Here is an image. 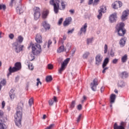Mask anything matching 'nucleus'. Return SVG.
Here are the masks:
<instances>
[{"label": "nucleus", "mask_w": 129, "mask_h": 129, "mask_svg": "<svg viewBox=\"0 0 129 129\" xmlns=\"http://www.w3.org/2000/svg\"><path fill=\"white\" fill-rule=\"evenodd\" d=\"M24 107V102L21 101L19 103L18 107L17 108L16 114L15 116V122L16 125L18 126V127H21L22 126V115H23V108Z\"/></svg>", "instance_id": "f257e3e1"}, {"label": "nucleus", "mask_w": 129, "mask_h": 129, "mask_svg": "<svg viewBox=\"0 0 129 129\" xmlns=\"http://www.w3.org/2000/svg\"><path fill=\"white\" fill-rule=\"evenodd\" d=\"M61 3V6L62 7V10H64L66 5L64 2H62V0H50L49 4L51 6L53 7V11L55 14H58L59 13V9L60 7L59 4Z\"/></svg>", "instance_id": "f03ea898"}, {"label": "nucleus", "mask_w": 129, "mask_h": 129, "mask_svg": "<svg viewBox=\"0 0 129 129\" xmlns=\"http://www.w3.org/2000/svg\"><path fill=\"white\" fill-rule=\"evenodd\" d=\"M32 48V53L34 55H38L42 52V48L41 45L35 43L34 44L32 42L30 43V45L28 46V49Z\"/></svg>", "instance_id": "7ed1b4c3"}, {"label": "nucleus", "mask_w": 129, "mask_h": 129, "mask_svg": "<svg viewBox=\"0 0 129 129\" xmlns=\"http://www.w3.org/2000/svg\"><path fill=\"white\" fill-rule=\"evenodd\" d=\"M124 27V23H121L117 24L115 29L118 33L119 36H123L125 34V30L123 29Z\"/></svg>", "instance_id": "20e7f679"}, {"label": "nucleus", "mask_w": 129, "mask_h": 129, "mask_svg": "<svg viewBox=\"0 0 129 129\" xmlns=\"http://www.w3.org/2000/svg\"><path fill=\"white\" fill-rule=\"evenodd\" d=\"M22 69V64L21 62H17L15 64V67L12 68L10 67L9 69V73L8 74V76H10L12 73L14 72H17Z\"/></svg>", "instance_id": "39448f33"}, {"label": "nucleus", "mask_w": 129, "mask_h": 129, "mask_svg": "<svg viewBox=\"0 0 129 129\" xmlns=\"http://www.w3.org/2000/svg\"><path fill=\"white\" fill-rule=\"evenodd\" d=\"M69 61H70V58H68L62 62L61 68H60L58 70V73H59V74H62L63 71L66 69V67L67 66L68 63H69Z\"/></svg>", "instance_id": "423d86ee"}, {"label": "nucleus", "mask_w": 129, "mask_h": 129, "mask_svg": "<svg viewBox=\"0 0 129 129\" xmlns=\"http://www.w3.org/2000/svg\"><path fill=\"white\" fill-rule=\"evenodd\" d=\"M33 11L34 20L37 21L40 19V16H41V10L38 7H35L33 9Z\"/></svg>", "instance_id": "0eeeda50"}, {"label": "nucleus", "mask_w": 129, "mask_h": 129, "mask_svg": "<svg viewBox=\"0 0 129 129\" xmlns=\"http://www.w3.org/2000/svg\"><path fill=\"white\" fill-rule=\"evenodd\" d=\"M106 12V7L103 5L100 7V10L98 11L99 14L97 16L98 20H100L102 17V13H104Z\"/></svg>", "instance_id": "6e6552de"}, {"label": "nucleus", "mask_w": 129, "mask_h": 129, "mask_svg": "<svg viewBox=\"0 0 129 129\" xmlns=\"http://www.w3.org/2000/svg\"><path fill=\"white\" fill-rule=\"evenodd\" d=\"M14 47L16 53H20L21 51H23L24 45H21L18 42H15Z\"/></svg>", "instance_id": "1a4fd4ad"}, {"label": "nucleus", "mask_w": 129, "mask_h": 129, "mask_svg": "<svg viewBox=\"0 0 129 129\" xmlns=\"http://www.w3.org/2000/svg\"><path fill=\"white\" fill-rule=\"evenodd\" d=\"M98 85V80L95 79L93 81V83H91L90 86L93 91H96V87Z\"/></svg>", "instance_id": "9d476101"}, {"label": "nucleus", "mask_w": 129, "mask_h": 129, "mask_svg": "<svg viewBox=\"0 0 129 129\" xmlns=\"http://www.w3.org/2000/svg\"><path fill=\"white\" fill-rule=\"evenodd\" d=\"M70 49H71V46L68 47L65 49L64 47V44H62V45L60 46L58 49H57V53H61V52H66L67 53H68L69 51H70Z\"/></svg>", "instance_id": "9b49d317"}, {"label": "nucleus", "mask_w": 129, "mask_h": 129, "mask_svg": "<svg viewBox=\"0 0 129 129\" xmlns=\"http://www.w3.org/2000/svg\"><path fill=\"white\" fill-rule=\"evenodd\" d=\"M112 7L114 10H116L119 8H121V7H122V3L121 2L116 1L112 4Z\"/></svg>", "instance_id": "f8f14e48"}, {"label": "nucleus", "mask_w": 129, "mask_h": 129, "mask_svg": "<svg viewBox=\"0 0 129 129\" xmlns=\"http://www.w3.org/2000/svg\"><path fill=\"white\" fill-rule=\"evenodd\" d=\"M116 19H117V14L116 13H114L109 17V21L110 23H114L116 21Z\"/></svg>", "instance_id": "ddd939ff"}, {"label": "nucleus", "mask_w": 129, "mask_h": 129, "mask_svg": "<svg viewBox=\"0 0 129 129\" xmlns=\"http://www.w3.org/2000/svg\"><path fill=\"white\" fill-rule=\"evenodd\" d=\"M71 22H72V18L71 17H68L63 22V26L64 27H67V26H69V25H70Z\"/></svg>", "instance_id": "4468645a"}, {"label": "nucleus", "mask_w": 129, "mask_h": 129, "mask_svg": "<svg viewBox=\"0 0 129 129\" xmlns=\"http://www.w3.org/2000/svg\"><path fill=\"white\" fill-rule=\"evenodd\" d=\"M96 65H100L101 64V62H102V57H101V55L100 54H98L96 56Z\"/></svg>", "instance_id": "2eb2a0df"}, {"label": "nucleus", "mask_w": 129, "mask_h": 129, "mask_svg": "<svg viewBox=\"0 0 129 129\" xmlns=\"http://www.w3.org/2000/svg\"><path fill=\"white\" fill-rule=\"evenodd\" d=\"M35 41L38 44H41L42 41V35L41 34L38 33L36 35V36L35 38Z\"/></svg>", "instance_id": "dca6fc26"}, {"label": "nucleus", "mask_w": 129, "mask_h": 129, "mask_svg": "<svg viewBox=\"0 0 129 129\" xmlns=\"http://www.w3.org/2000/svg\"><path fill=\"white\" fill-rule=\"evenodd\" d=\"M15 90L12 89L9 92V96L11 99V100H14L15 97H16V94H15Z\"/></svg>", "instance_id": "f3484780"}, {"label": "nucleus", "mask_w": 129, "mask_h": 129, "mask_svg": "<svg viewBox=\"0 0 129 129\" xmlns=\"http://www.w3.org/2000/svg\"><path fill=\"white\" fill-rule=\"evenodd\" d=\"M87 31V23L85 24L84 26L82 27L80 29V34L83 33L84 34H86V31Z\"/></svg>", "instance_id": "a211bd4d"}, {"label": "nucleus", "mask_w": 129, "mask_h": 129, "mask_svg": "<svg viewBox=\"0 0 129 129\" xmlns=\"http://www.w3.org/2000/svg\"><path fill=\"white\" fill-rule=\"evenodd\" d=\"M42 26L45 29V31H47V30H50V26L49 24H48L47 21H44L42 23Z\"/></svg>", "instance_id": "6ab92c4d"}, {"label": "nucleus", "mask_w": 129, "mask_h": 129, "mask_svg": "<svg viewBox=\"0 0 129 129\" xmlns=\"http://www.w3.org/2000/svg\"><path fill=\"white\" fill-rule=\"evenodd\" d=\"M16 11L18 14H19V15H21V14H23V13H24V10H23V9L22 8V6L19 5L16 8Z\"/></svg>", "instance_id": "aec40b11"}, {"label": "nucleus", "mask_w": 129, "mask_h": 129, "mask_svg": "<svg viewBox=\"0 0 129 129\" xmlns=\"http://www.w3.org/2000/svg\"><path fill=\"white\" fill-rule=\"evenodd\" d=\"M128 15V12L126 11H124L123 12L122 15L121 16L122 21H125L126 18L127 17Z\"/></svg>", "instance_id": "412c9836"}, {"label": "nucleus", "mask_w": 129, "mask_h": 129, "mask_svg": "<svg viewBox=\"0 0 129 129\" xmlns=\"http://www.w3.org/2000/svg\"><path fill=\"white\" fill-rule=\"evenodd\" d=\"M109 63V58L106 57L104 59L103 64H102V68H104L106 66H107V64Z\"/></svg>", "instance_id": "4be33fe9"}, {"label": "nucleus", "mask_w": 129, "mask_h": 129, "mask_svg": "<svg viewBox=\"0 0 129 129\" xmlns=\"http://www.w3.org/2000/svg\"><path fill=\"white\" fill-rule=\"evenodd\" d=\"M128 77V73L126 72H122L120 74V77L121 78H127Z\"/></svg>", "instance_id": "5701e85b"}, {"label": "nucleus", "mask_w": 129, "mask_h": 129, "mask_svg": "<svg viewBox=\"0 0 129 129\" xmlns=\"http://www.w3.org/2000/svg\"><path fill=\"white\" fill-rule=\"evenodd\" d=\"M126 41V38L123 37L119 41V44L121 47H123L125 45V41Z\"/></svg>", "instance_id": "b1692460"}, {"label": "nucleus", "mask_w": 129, "mask_h": 129, "mask_svg": "<svg viewBox=\"0 0 129 129\" xmlns=\"http://www.w3.org/2000/svg\"><path fill=\"white\" fill-rule=\"evenodd\" d=\"M48 15H49V11L46 10L43 11L42 14V19H46Z\"/></svg>", "instance_id": "393cba45"}, {"label": "nucleus", "mask_w": 129, "mask_h": 129, "mask_svg": "<svg viewBox=\"0 0 129 129\" xmlns=\"http://www.w3.org/2000/svg\"><path fill=\"white\" fill-rule=\"evenodd\" d=\"M116 97V96L115 94H112L110 96V102L111 103H113L114 101H115V98Z\"/></svg>", "instance_id": "a878e982"}, {"label": "nucleus", "mask_w": 129, "mask_h": 129, "mask_svg": "<svg viewBox=\"0 0 129 129\" xmlns=\"http://www.w3.org/2000/svg\"><path fill=\"white\" fill-rule=\"evenodd\" d=\"M23 41H24V37L20 35L18 36V39H17L16 42H17L18 44L19 43L20 44H21V43H23Z\"/></svg>", "instance_id": "bb28decb"}, {"label": "nucleus", "mask_w": 129, "mask_h": 129, "mask_svg": "<svg viewBox=\"0 0 129 129\" xmlns=\"http://www.w3.org/2000/svg\"><path fill=\"white\" fill-rule=\"evenodd\" d=\"M114 129H125L122 126L117 125V123H115L113 126Z\"/></svg>", "instance_id": "cd10ccee"}, {"label": "nucleus", "mask_w": 129, "mask_h": 129, "mask_svg": "<svg viewBox=\"0 0 129 129\" xmlns=\"http://www.w3.org/2000/svg\"><path fill=\"white\" fill-rule=\"evenodd\" d=\"M7 126L3 122V120L0 119V129H6Z\"/></svg>", "instance_id": "c85d7f7f"}, {"label": "nucleus", "mask_w": 129, "mask_h": 129, "mask_svg": "<svg viewBox=\"0 0 129 129\" xmlns=\"http://www.w3.org/2000/svg\"><path fill=\"white\" fill-rule=\"evenodd\" d=\"M127 60V55L125 54L122 57L121 61L123 63H124L125 62H126Z\"/></svg>", "instance_id": "c756f323"}, {"label": "nucleus", "mask_w": 129, "mask_h": 129, "mask_svg": "<svg viewBox=\"0 0 129 129\" xmlns=\"http://www.w3.org/2000/svg\"><path fill=\"white\" fill-rule=\"evenodd\" d=\"M89 55H90V53L88 52H86L83 55V58L84 59H87V57H88V56H89Z\"/></svg>", "instance_id": "7c9ffc66"}, {"label": "nucleus", "mask_w": 129, "mask_h": 129, "mask_svg": "<svg viewBox=\"0 0 129 129\" xmlns=\"http://www.w3.org/2000/svg\"><path fill=\"white\" fill-rule=\"evenodd\" d=\"M52 76H48L46 77V82H50L52 81Z\"/></svg>", "instance_id": "2f4dec72"}, {"label": "nucleus", "mask_w": 129, "mask_h": 129, "mask_svg": "<svg viewBox=\"0 0 129 129\" xmlns=\"http://www.w3.org/2000/svg\"><path fill=\"white\" fill-rule=\"evenodd\" d=\"M1 85L2 86H5L7 84V81L5 79H3L0 82Z\"/></svg>", "instance_id": "473e14b6"}, {"label": "nucleus", "mask_w": 129, "mask_h": 129, "mask_svg": "<svg viewBox=\"0 0 129 129\" xmlns=\"http://www.w3.org/2000/svg\"><path fill=\"white\" fill-rule=\"evenodd\" d=\"M118 85L119 87H123V86H124V82H123V81H119L118 83Z\"/></svg>", "instance_id": "72a5a7b5"}, {"label": "nucleus", "mask_w": 129, "mask_h": 129, "mask_svg": "<svg viewBox=\"0 0 129 129\" xmlns=\"http://www.w3.org/2000/svg\"><path fill=\"white\" fill-rule=\"evenodd\" d=\"M33 102H34V99H33L32 98H30L28 102L29 105L30 106H32V104H33Z\"/></svg>", "instance_id": "f704fd0d"}, {"label": "nucleus", "mask_w": 129, "mask_h": 129, "mask_svg": "<svg viewBox=\"0 0 129 129\" xmlns=\"http://www.w3.org/2000/svg\"><path fill=\"white\" fill-rule=\"evenodd\" d=\"M28 68L29 69V70H34V66H33V63H29L28 64Z\"/></svg>", "instance_id": "c9c22d12"}, {"label": "nucleus", "mask_w": 129, "mask_h": 129, "mask_svg": "<svg viewBox=\"0 0 129 129\" xmlns=\"http://www.w3.org/2000/svg\"><path fill=\"white\" fill-rule=\"evenodd\" d=\"M74 107H75V101H73L70 108H71V109H73Z\"/></svg>", "instance_id": "e433bc0d"}, {"label": "nucleus", "mask_w": 129, "mask_h": 129, "mask_svg": "<svg viewBox=\"0 0 129 129\" xmlns=\"http://www.w3.org/2000/svg\"><path fill=\"white\" fill-rule=\"evenodd\" d=\"M92 41H93V38H88L87 39V44L89 45V44H90V43H92Z\"/></svg>", "instance_id": "4c0bfd02"}, {"label": "nucleus", "mask_w": 129, "mask_h": 129, "mask_svg": "<svg viewBox=\"0 0 129 129\" xmlns=\"http://www.w3.org/2000/svg\"><path fill=\"white\" fill-rule=\"evenodd\" d=\"M99 2H100V0H94L93 3V6H97Z\"/></svg>", "instance_id": "58836bf2"}, {"label": "nucleus", "mask_w": 129, "mask_h": 129, "mask_svg": "<svg viewBox=\"0 0 129 129\" xmlns=\"http://www.w3.org/2000/svg\"><path fill=\"white\" fill-rule=\"evenodd\" d=\"M34 59H35V56H33L32 54H30L29 56V59L30 60V61H33Z\"/></svg>", "instance_id": "ea45409f"}, {"label": "nucleus", "mask_w": 129, "mask_h": 129, "mask_svg": "<svg viewBox=\"0 0 129 129\" xmlns=\"http://www.w3.org/2000/svg\"><path fill=\"white\" fill-rule=\"evenodd\" d=\"M15 2H16V0H11L9 4V6L10 7H13V6H14V3H15Z\"/></svg>", "instance_id": "a19ab883"}, {"label": "nucleus", "mask_w": 129, "mask_h": 129, "mask_svg": "<svg viewBox=\"0 0 129 129\" xmlns=\"http://www.w3.org/2000/svg\"><path fill=\"white\" fill-rule=\"evenodd\" d=\"M2 9L3 10H6V5H0V10H2Z\"/></svg>", "instance_id": "79ce46f5"}, {"label": "nucleus", "mask_w": 129, "mask_h": 129, "mask_svg": "<svg viewBox=\"0 0 129 129\" xmlns=\"http://www.w3.org/2000/svg\"><path fill=\"white\" fill-rule=\"evenodd\" d=\"M37 81L36 84L37 86H39V83L40 84V85H42V82H41V81H40L39 78L37 79Z\"/></svg>", "instance_id": "37998d69"}, {"label": "nucleus", "mask_w": 129, "mask_h": 129, "mask_svg": "<svg viewBox=\"0 0 129 129\" xmlns=\"http://www.w3.org/2000/svg\"><path fill=\"white\" fill-rule=\"evenodd\" d=\"M63 22V18H60L59 19V20H58V25H59V26H60V25L62 24V22Z\"/></svg>", "instance_id": "c03bdc74"}, {"label": "nucleus", "mask_w": 129, "mask_h": 129, "mask_svg": "<svg viewBox=\"0 0 129 129\" xmlns=\"http://www.w3.org/2000/svg\"><path fill=\"white\" fill-rule=\"evenodd\" d=\"M120 124V126H123V127H124L126 125V123L124 122H121Z\"/></svg>", "instance_id": "a18cd8bd"}, {"label": "nucleus", "mask_w": 129, "mask_h": 129, "mask_svg": "<svg viewBox=\"0 0 129 129\" xmlns=\"http://www.w3.org/2000/svg\"><path fill=\"white\" fill-rule=\"evenodd\" d=\"M15 37V35H14L13 34L11 33L9 35V38L10 39H11V40H13Z\"/></svg>", "instance_id": "49530a36"}, {"label": "nucleus", "mask_w": 129, "mask_h": 129, "mask_svg": "<svg viewBox=\"0 0 129 129\" xmlns=\"http://www.w3.org/2000/svg\"><path fill=\"white\" fill-rule=\"evenodd\" d=\"M103 70L102 71V73L104 74L105 73V72L106 71V70H108V67H104L103 68Z\"/></svg>", "instance_id": "de8ad7c7"}, {"label": "nucleus", "mask_w": 129, "mask_h": 129, "mask_svg": "<svg viewBox=\"0 0 129 129\" xmlns=\"http://www.w3.org/2000/svg\"><path fill=\"white\" fill-rule=\"evenodd\" d=\"M77 108H78V110H81V109H82V105H81V104L78 105Z\"/></svg>", "instance_id": "09e8293b"}, {"label": "nucleus", "mask_w": 129, "mask_h": 129, "mask_svg": "<svg viewBox=\"0 0 129 129\" xmlns=\"http://www.w3.org/2000/svg\"><path fill=\"white\" fill-rule=\"evenodd\" d=\"M104 53H107V45L105 44L104 46Z\"/></svg>", "instance_id": "8fccbe9b"}, {"label": "nucleus", "mask_w": 129, "mask_h": 129, "mask_svg": "<svg viewBox=\"0 0 129 129\" xmlns=\"http://www.w3.org/2000/svg\"><path fill=\"white\" fill-rule=\"evenodd\" d=\"M52 44V41L51 40H48V48H49L50 46Z\"/></svg>", "instance_id": "3c124183"}, {"label": "nucleus", "mask_w": 129, "mask_h": 129, "mask_svg": "<svg viewBox=\"0 0 129 129\" xmlns=\"http://www.w3.org/2000/svg\"><path fill=\"white\" fill-rule=\"evenodd\" d=\"M80 119H81V114H80L78 117L77 119V122H79V121H80Z\"/></svg>", "instance_id": "603ef678"}, {"label": "nucleus", "mask_w": 129, "mask_h": 129, "mask_svg": "<svg viewBox=\"0 0 129 129\" xmlns=\"http://www.w3.org/2000/svg\"><path fill=\"white\" fill-rule=\"evenodd\" d=\"M48 103L49 105H51V106L53 105V100H49L48 101Z\"/></svg>", "instance_id": "864d4df0"}, {"label": "nucleus", "mask_w": 129, "mask_h": 129, "mask_svg": "<svg viewBox=\"0 0 129 129\" xmlns=\"http://www.w3.org/2000/svg\"><path fill=\"white\" fill-rule=\"evenodd\" d=\"M4 116V112L2 110H0V118H2Z\"/></svg>", "instance_id": "5fc2aeb1"}, {"label": "nucleus", "mask_w": 129, "mask_h": 129, "mask_svg": "<svg viewBox=\"0 0 129 129\" xmlns=\"http://www.w3.org/2000/svg\"><path fill=\"white\" fill-rule=\"evenodd\" d=\"M118 59H114L112 60V63L113 64H116L117 63Z\"/></svg>", "instance_id": "6e6d98bb"}, {"label": "nucleus", "mask_w": 129, "mask_h": 129, "mask_svg": "<svg viewBox=\"0 0 129 129\" xmlns=\"http://www.w3.org/2000/svg\"><path fill=\"white\" fill-rule=\"evenodd\" d=\"M48 69H53V65H52L51 64H49L48 65Z\"/></svg>", "instance_id": "4d7b16f0"}, {"label": "nucleus", "mask_w": 129, "mask_h": 129, "mask_svg": "<svg viewBox=\"0 0 129 129\" xmlns=\"http://www.w3.org/2000/svg\"><path fill=\"white\" fill-rule=\"evenodd\" d=\"M83 100H82V103H83L84 102V100H86V99H87V97H86V96H83Z\"/></svg>", "instance_id": "13d9d810"}, {"label": "nucleus", "mask_w": 129, "mask_h": 129, "mask_svg": "<svg viewBox=\"0 0 129 129\" xmlns=\"http://www.w3.org/2000/svg\"><path fill=\"white\" fill-rule=\"evenodd\" d=\"M5 106H6V102H5V101H3L2 102V108H4Z\"/></svg>", "instance_id": "bf43d9fd"}, {"label": "nucleus", "mask_w": 129, "mask_h": 129, "mask_svg": "<svg viewBox=\"0 0 129 129\" xmlns=\"http://www.w3.org/2000/svg\"><path fill=\"white\" fill-rule=\"evenodd\" d=\"M73 31H74V29H72L71 30H69L68 33V34H72L73 33Z\"/></svg>", "instance_id": "052dcab7"}, {"label": "nucleus", "mask_w": 129, "mask_h": 129, "mask_svg": "<svg viewBox=\"0 0 129 129\" xmlns=\"http://www.w3.org/2000/svg\"><path fill=\"white\" fill-rule=\"evenodd\" d=\"M93 4V0H89L88 5H92Z\"/></svg>", "instance_id": "680f3d73"}, {"label": "nucleus", "mask_w": 129, "mask_h": 129, "mask_svg": "<svg viewBox=\"0 0 129 129\" xmlns=\"http://www.w3.org/2000/svg\"><path fill=\"white\" fill-rule=\"evenodd\" d=\"M53 101H54V102H57V97L56 96H54L53 97Z\"/></svg>", "instance_id": "e2e57ef3"}, {"label": "nucleus", "mask_w": 129, "mask_h": 129, "mask_svg": "<svg viewBox=\"0 0 129 129\" xmlns=\"http://www.w3.org/2000/svg\"><path fill=\"white\" fill-rule=\"evenodd\" d=\"M104 91V87H102L101 88V92H103Z\"/></svg>", "instance_id": "0e129e2a"}, {"label": "nucleus", "mask_w": 129, "mask_h": 129, "mask_svg": "<svg viewBox=\"0 0 129 129\" xmlns=\"http://www.w3.org/2000/svg\"><path fill=\"white\" fill-rule=\"evenodd\" d=\"M70 13H71V14H74V10H70Z\"/></svg>", "instance_id": "69168bd1"}, {"label": "nucleus", "mask_w": 129, "mask_h": 129, "mask_svg": "<svg viewBox=\"0 0 129 129\" xmlns=\"http://www.w3.org/2000/svg\"><path fill=\"white\" fill-rule=\"evenodd\" d=\"M46 116H46V115H45V114L43 115V119H46Z\"/></svg>", "instance_id": "338daca9"}, {"label": "nucleus", "mask_w": 129, "mask_h": 129, "mask_svg": "<svg viewBox=\"0 0 129 129\" xmlns=\"http://www.w3.org/2000/svg\"><path fill=\"white\" fill-rule=\"evenodd\" d=\"M114 92H115V93H117V94L118 93V91L117 90H116V89H115V90H114Z\"/></svg>", "instance_id": "774afa93"}]
</instances>
